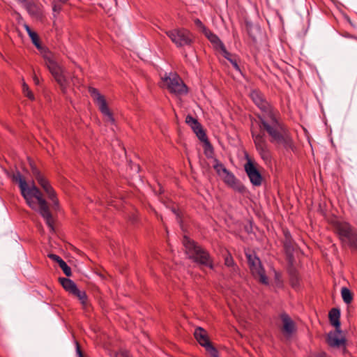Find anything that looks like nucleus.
<instances>
[{
  "instance_id": "nucleus-19",
  "label": "nucleus",
  "mask_w": 357,
  "mask_h": 357,
  "mask_svg": "<svg viewBox=\"0 0 357 357\" xmlns=\"http://www.w3.org/2000/svg\"><path fill=\"white\" fill-rule=\"evenodd\" d=\"M194 336L199 344L202 347L210 342L208 333L201 327H198L195 330Z\"/></svg>"
},
{
  "instance_id": "nucleus-1",
  "label": "nucleus",
  "mask_w": 357,
  "mask_h": 357,
  "mask_svg": "<svg viewBox=\"0 0 357 357\" xmlns=\"http://www.w3.org/2000/svg\"><path fill=\"white\" fill-rule=\"evenodd\" d=\"M250 98L261 109V113L258 116L260 120V128L267 132L270 137V142L282 145L286 149H293V140L288 130L281 122L278 112L264 99L259 91H252L250 93Z\"/></svg>"
},
{
  "instance_id": "nucleus-24",
  "label": "nucleus",
  "mask_w": 357,
  "mask_h": 357,
  "mask_svg": "<svg viewBox=\"0 0 357 357\" xmlns=\"http://www.w3.org/2000/svg\"><path fill=\"white\" fill-rule=\"evenodd\" d=\"M341 296L346 304H350L353 301V294L347 287L341 289Z\"/></svg>"
},
{
  "instance_id": "nucleus-21",
  "label": "nucleus",
  "mask_w": 357,
  "mask_h": 357,
  "mask_svg": "<svg viewBox=\"0 0 357 357\" xmlns=\"http://www.w3.org/2000/svg\"><path fill=\"white\" fill-rule=\"evenodd\" d=\"M204 34L212 43L215 45L217 47H219L221 50L222 54H225V56L228 55V52L227 51L224 44L220 41L216 35L213 33L209 29H208Z\"/></svg>"
},
{
  "instance_id": "nucleus-14",
  "label": "nucleus",
  "mask_w": 357,
  "mask_h": 357,
  "mask_svg": "<svg viewBox=\"0 0 357 357\" xmlns=\"http://www.w3.org/2000/svg\"><path fill=\"white\" fill-rule=\"evenodd\" d=\"M42 55L45 60L49 70L54 79L63 72L62 68L56 62L54 56L51 52H42Z\"/></svg>"
},
{
  "instance_id": "nucleus-8",
  "label": "nucleus",
  "mask_w": 357,
  "mask_h": 357,
  "mask_svg": "<svg viewBox=\"0 0 357 357\" xmlns=\"http://www.w3.org/2000/svg\"><path fill=\"white\" fill-rule=\"evenodd\" d=\"M246 256L248 266L253 277L258 280L261 284H268V280L261 266L260 259L255 255L248 254Z\"/></svg>"
},
{
  "instance_id": "nucleus-31",
  "label": "nucleus",
  "mask_w": 357,
  "mask_h": 357,
  "mask_svg": "<svg viewBox=\"0 0 357 357\" xmlns=\"http://www.w3.org/2000/svg\"><path fill=\"white\" fill-rule=\"evenodd\" d=\"M223 56L225 58H226L228 61H230V63L232 64L234 68L236 70L240 71L239 66L238 65L237 61L236 59L231 58V54L228 52V55L225 56V54H223Z\"/></svg>"
},
{
  "instance_id": "nucleus-18",
  "label": "nucleus",
  "mask_w": 357,
  "mask_h": 357,
  "mask_svg": "<svg viewBox=\"0 0 357 357\" xmlns=\"http://www.w3.org/2000/svg\"><path fill=\"white\" fill-rule=\"evenodd\" d=\"M23 6L31 16L36 18H40L42 17L43 9L41 5L26 0Z\"/></svg>"
},
{
  "instance_id": "nucleus-26",
  "label": "nucleus",
  "mask_w": 357,
  "mask_h": 357,
  "mask_svg": "<svg viewBox=\"0 0 357 357\" xmlns=\"http://www.w3.org/2000/svg\"><path fill=\"white\" fill-rule=\"evenodd\" d=\"M57 83L60 85L61 90L63 93L66 92V89L68 85V80L64 75V71L55 78Z\"/></svg>"
},
{
  "instance_id": "nucleus-42",
  "label": "nucleus",
  "mask_w": 357,
  "mask_h": 357,
  "mask_svg": "<svg viewBox=\"0 0 357 357\" xmlns=\"http://www.w3.org/2000/svg\"><path fill=\"white\" fill-rule=\"evenodd\" d=\"M57 10V8H56V6H55L54 7V10Z\"/></svg>"
},
{
  "instance_id": "nucleus-36",
  "label": "nucleus",
  "mask_w": 357,
  "mask_h": 357,
  "mask_svg": "<svg viewBox=\"0 0 357 357\" xmlns=\"http://www.w3.org/2000/svg\"><path fill=\"white\" fill-rule=\"evenodd\" d=\"M310 357H327L326 353L319 351L312 354Z\"/></svg>"
},
{
  "instance_id": "nucleus-32",
  "label": "nucleus",
  "mask_w": 357,
  "mask_h": 357,
  "mask_svg": "<svg viewBox=\"0 0 357 357\" xmlns=\"http://www.w3.org/2000/svg\"><path fill=\"white\" fill-rule=\"evenodd\" d=\"M225 264L228 267H232L234 265L233 257L229 253H227L225 256Z\"/></svg>"
},
{
  "instance_id": "nucleus-6",
  "label": "nucleus",
  "mask_w": 357,
  "mask_h": 357,
  "mask_svg": "<svg viewBox=\"0 0 357 357\" xmlns=\"http://www.w3.org/2000/svg\"><path fill=\"white\" fill-rule=\"evenodd\" d=\"M162 86L177 96L184 95L188 91L186 86L176 74L170 73L162 77Z\"/></svg>"
},
{
  "instance_id": "nucleus-30",
  "label": "nucleus",
  "mask_w": 357,
  "mask_h": 357,
  "mask_svg": "<svg viewBox=\"0 0 357 357\" xmlns=\"http://www.w3.org/2000/svg\"><path fill=\"white\" fill-rule=\"evenodd\" d=\"M326 341L328 346L331 347H335V333L329 332L326 336Z\"/></svg>"
},
{
  "instance_id": "nucleus-12",
  "label": "nucleus",
  "mask_w": 357,
  "mask_h": 357,
  "mask_svg": "<svg viewBox=\"0 0 357 357\" xmlns=\"http://www.w3.org/2000/svg\"><path fill=\"white\" fill-rule=\"evenodd\" d=\"M340 310L336 307V349H339L342 354L347 351V337L346 333L340 329Z\"/></svg>"
},
{
  "instance_id": "nucleus-3",
  "label": "nucleus",
  "mask_w": 357,
  "mask_h": 357,
  "mask_svg": "<svg viewBox=\"0 0 357 357\" xmlns=\"http://www.w3.org/2000/svg\"><path fill=\"white\" fill-rule=\"evenodd\" d=\"M183 244L185 248V252L190 258L200 264L213 268V261L209 254L205 250L187 236L183 237Z\"/></svg>"
},
{
  "instance_id": "nucleus-41",
  "label": "nucleus",
  "mask_w": 357,
  "mask_h": 357,
  "mask_svg": "<svg viewBox=\"0 0 357 357\" xmlns=\"http://www.w3.org/2000/svg\"><path fill=\"white\" fill-rule=\"evenodd\" d=\"M58 1L62 3H64L67 2L68 0H58Z\"/></svg>"
},
{
  "instance_id": "nucleus-28",
  "label": "nucleus",
  "mask_w": 357,
  "mask_h": 357,
  "mask_svg": "<svg viewBox=\"0 0 357 357\" xmlns=\"http://www.w3.org/2000/svg\"><path fill=\"white\" fill-rule=\"evenodd\" d=\"M22 91L24 95L27 97L29 99L33 100H34V96L33 93L31 92V91L29 89L28 85L23 82L22 84Z\"/></svg>"
},
{
  "instance_id": "nucleus-27",
  "label": "nucleus",
  "mask_w": 357,
  "mask_h": 357,
  "mask_svg": "<svg viewBox=\"0 0 357 357\" xmlns=\"http://www.w3.org/2000/svg\"><path fill=\"white\" fill-rule=\"evenodd\" d=\"M206 351L213 357H218V350L212 345L211 342H208V344L203 346Z\"/></svg>"
},
{
  "instance_id": "nucleus-37",
  "label": "nucleus",
  "mask_w": 357,
  "mask_h": 357,
  "mask_svg": "<svg viewBox=\"0 0 357 357\" xmlns=\"http://www.w3.org/2000/svg\"><path fill=\"white\" fill-rule=\"evenodd\" d=\"M76 345H77V353L79 357H84L83 354L82 353V351L80 349V347L77 342L76 343Z\"/></svg>"
},
{
  "instance_id": "nucleus-11",
  "label": "nucleus",
  "mask_w": 357,
  "mask_h": 357,
  "mask_svg": "<svg viewBox=\"0 0 357 357\" xmlns=\"http://www.w3.org/2000/svg\"><path fill=\"white\" fill-rule=\"evenodd\" d=\"M244 169L253 185H261L262 176L257 169V164L248 157H247V162L244 165Z\"/></svg>"
},
{
  "instance_id": "nucleus-39",
  "label": "nucleus",
  "mask_w": 357,
  "mask_h": 357,
  "mask_svg": "<svg viewBox=\"0 0 357 357\" xmlns=\"http://www.w3.org/2000/svg\"><path fill=\"white\" fill-rule=\"evenodd\" d=\"M33 79H34L35 83L36 84H38V83H39L38 79L36 77H34Z\"/></svg>"
},
{
  "instance_id": "nucleus-15",
  "label": "nucleus",
  "mask_w": 357,
  "mask_h": 357,
  "mask_svg": "<svg viewBox=\"0 0 357 357\" xmlns=\"http://www.w3.org/2000/svg\"><path fill=\"white\" fill-rule=\"evenodd\" d=\"M226 185L233 188L234 190L243 193L245 190V186L235 177L230 172L227 171L221 176Z\"/></svg>"
},
{
  "instance_id": "nucleus-29",
  "label": "nucleus",
  "mask_w": 357,
  "mask_h": 357,
  "mask_svg": "<svg viewBox=\"0 0 357 357\" xmlns=\"http://www.w3.org/2000/svg\"><path fill=\"white\" fill-rule=\"evenodd\" d=\"M59 265L66 276L71 275V269L63 260L60 261Z\"/></svg>"
},
{
  "instance_id": "nucleus-25",
  "label": "nucleus",
  "mask_w": 357,
  "mask_h": 357,
  "mask_svg": "<svg viewBox=\"0 0 357 357\" xmlns=\"http://www.w3.org/2000/svg\"><path fill=\"white\" fill-rule=\"evenodd\" d=\"M213 167L220 177L228 171L224 165L216 159L213 160Z\"/></svg>"
},
{
  "instance_id": "nucleus-16",
  "label": "nucleus",
  "mask_w": 357,
  "mask_h": 357,
  "mask_svg": "<svg viewBox=\"0 0 357 357\" xmlns=\"http://www.w3.org/2000/svg\"><path fill=\"white\" fill-rule=\"evenodd\" d=\"M282 321L281 330L286 337H291L296 331V326L292 319L287 314L280 315Z\"/></svg>"
},
{
  "instance_id": "nucleus-20",
  "label": "nucleus",
  "mask_w": 357,
  "mask_h": 357,
  "mask_svg": "<svg viewBox=\"0 0 357 357\" xmlns=\"http://www.w3.org/2000/svg\"><path fill=\"white\" fill-rule=\"evenodd\" d=\"M24 27L27 33L29 34V37L31 38L32 43L34 44L36 48L40 52L41 54L42 52L49 51L48 50H46L45 48L41 46L40 43L39 37L36 32L32 31L29 26L26 24H24Z\"/></svg>"
},
{
  "instance_id": "nucleus-35",
  "label": "nucleus",
  "mask_w": 357,
  "mask_h": 357,
  "mask_svg": "<svg viewBox=\"0 0 357 357\" xmlns=\"http://www.w3.org/2000/svg\"><path fill=\"white\" fill-rule=\"evenodd\" d=\"M48 257L53 261H56L59 264H60V261H63V259L59 256L54 254H49Z\"/></svg>"
},
{
  "instance_id": "nucleus-17",
  "label": "nucleus",
  "mask_w": 357,
  "mask_h": 357,
  "mask_svg": "<svg viewBox=\"0 0 357 357\" xmlns=\"http://www.w3.org/2000/svg\"><path fill=\"white\" fill-rule=\"evenodd\" d=\"M185 123L192 128L193 131L196 133L197 137L202 142L208 143L207 137L201 124L197 121L196 119L193 118L190 115H188L185 118Z\"/></svg>"
},
{
  "instance_id": "nucleus-33",
  "label": "nucleus",
  "mask_w": 357,
  "mask_h": 357,
  "mask_svg": "<svg viewBox=\"0 0 357 357\" xmlns=\"http://www.w3.org/2000/svg\"><path fill=\"white\" fill-rule=\"evenodd\" d=\"M195 24L204 33L208 29H207L202 21L199 19H195L194 20Z\"/></svg>"
},
{
  "instance_id": "nucleus-5",
  "label": "nucleus",
  "mask_w": 357,
  "mask_h": 357,
  "mask_svg": "<svg viewBox=\"0 0 357 357\" xmlns=\"http://www.w3.org/2000/svg\"><path fill=\"white\" fill-rule=\"evenodd\" d=\"M32 174L43 191L45 192L47 198L52 202V207L54 209L58 208L59 202L57 198L56 192L50 184L47 177L36 167L32 168Z\"/></svg>"
},
{
  "instance_id": "nucleus-10",
  "label": "nucleus",
  "mask_w": 357,
  "mask_h": 357,
  "mask_svg": "<svg viewBox=\"0 0 357 357\" xmlns=\"http://www.w3.org/2000/svg\"><path fill=\"white\" fill-rule=\"evenodd\" d=\"M252 135L254 139L255 145L261 159L266 163L271 162V152L268 148L267 141L261 134H257L252 130Z\"/></svg>"
},
{
  "instance_id": "nucleus-2",
  "label": "nucleus",
  "mask_w": 357,
  "mask_h": 357,
  "mask_svg": "<svg viewBox=\"0 0 357 357\" xmlns=\"http://www.w3.org/2000/svg\"><path fill=\"white\" fill-rule=\"evenodd\" d=\"M12 179L14 182L18 183L21 194L28 206L33 210L38 211L45 219L50 229L54 231V220L48 204L39 188L33 183L29 185L24 177L19 172L13 174Z\"/></svg>"
},
{
  "instance_id": "nucleus-13",
  "label": "nucleus",
  "mask_w": 357,
  "mask_h": 357,
  "mask_svg": "<svg viewBox=\"0 0 357 357\" xmlns=\"http://www.w3.org/2000/svg\"><path fill=\"white\" fill-rule=\"evenodd\" d=\"M42 55L45 60L49 70L54 79L63 72L62 68L56 62L54 56L51 52H42Z\"/></svg>"
},
{
  "instance_id": "nucleus-34",
  "label": "nucleus",
  "mask_w": 357,
  "mask_h": 357,
  "mask_svg": "<svg viewBox=\"0 0 357 357\" xmlns=\"http://www.w3.org/2000/svg\"><path fill=\"white\" fill-rule=\"evenodd\" d=\"M330 323L333 326H335V307L332 308L328 314Z\"/></svg>"
},
{
  "instance_id": "nucleus-9",
  "label": "nucleus",
  "mask_w": 357,
  "mask_h": 357,
  "mask_svg": "<svg viewBox=\"0 0 357 357\" xmlns=\"http://www.w3.org/2000/svg\"><path fill=\"white\" fill-rule=\"evenodd\" d=\"M165 33L177 47L190 45L192 43V36L187 29H176L167 31Z\"/></svg>"
},
{
  "instance_id": "nucleus-4",
  "label": "nucleus",
  "mask_w": 357,
  "mask_h": 357,
  "mask_svg": "<svg viewBox=\"0 0 357 357\" xmlns=\"http://www.w3.org/2000/svg\"><path fill=\"white\" fill-rule=\"evenodd\" d=\"M336 231L344 246L357 251V233L347 222L336 221Z\"/></svg>"
},
{
  "instance_id": "nucleus-40",
  "label": "nucleus",
  "mask_w": 357,
  "mask_h": 357,
  "mask_svg": "<svg viewBox=\"0 0 357 357\" xmlns=\"http://www.w3.org/2000/svg\"><path fill=\"white\" fill-rule=\"evenodd\" d=\"M17 1L18 2H20V3L24 4V3H26V0H17Z\"/></svg>"
},
{
  "instance_id": "nucleus-23",
  "label": "nucleus",
  "mask_w": 357,
  "mask_h": 357,
  "mask_svg": "<svg viewBox=\"0 0 357 357\" xmlns=\"http://www.w3.org/2000/svg\"><path fill=\"white\" fill-rule=\"evenodd\" d=\"M72 295L79 301L84 308H86L89 305L88 296L84 291H81L77 288Z\"/></svg>"
},
{
  "instance_id": "nucleus-7",
  "label": "nucleus",
  "mask_w": 357,
  "mask_h": 357,
  "mask_svg": "<svg viewBox=\"0 0 357 357\" xmlns=\"http://www.w3.org/2000/svg\"><path fill=\"white\" fill-rule=\"evenodd\" d=\"M89 93L94 102L98 107L99 110L104 116L105 120L111 123H114L115 121L113 113L109 108L105 96L100 94L96 89L93 87L89 88Z\"/></svg>"
},
{
  "instance_id": "nucleus-22",
  "label": "nucleus",
  "mask_w": 357,
  "mask_h": 357,
  "mask_svg": "<svg viewBox=\"0 0 357 357\" xmlns=\"http://www.w3.org/2000/svg\"><path fill=\"white\" fill-rule=\"evenodd\" d=\"M59 281L63 289L71 295L77 289L76 284L68 278H61Z\"/></svg>"
},
{
  "instance_id": "nucleus-38",
  "label": "nucleus",
  "mask_w": 357,
  "mask_h": 357,
  "mask_svg": "<svg viewBox=\"0 0 357 357\" xmlns=\"http://www.w3.org/2000/svg\"><path fill=\"white\" fill-rule=\"evenodd\" d=\"M115 357H130V356L126 352H119V353L116 354Z\"/></svg>"
}]
</instances>
